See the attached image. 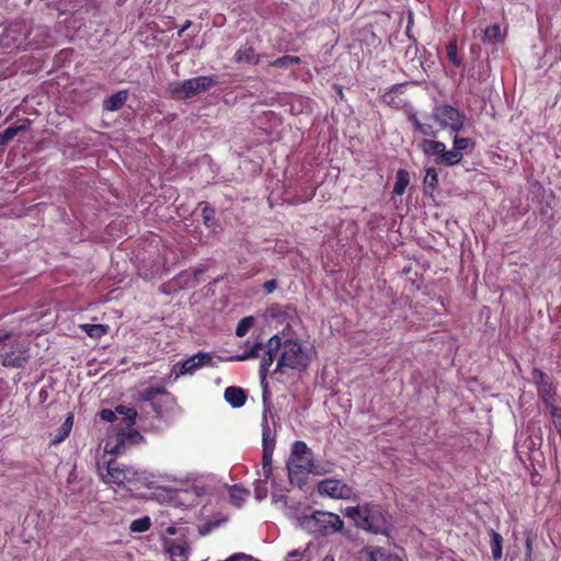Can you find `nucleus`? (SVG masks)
I'll use <instances>...</instances> for the list:
<instances>
[{
  "mask_svg": "<svg viewBox=\"0 0 561 561\" xmlns=\"http://www.w3.org/2000/svg\"><path fill=\"white\" fill-rule=\"evenodd\" d=\"M473 146L472 141L469 138H458V152L461 150H467Z\"/></svg>",
  "mask_w": 561,
  "mask_h": 561,
  "instance_id": "42",
  "label": "nucleus"
},
{
  "mask_svg": "<svg viewBox=\"0 0 561 561\" xmlns=\"http://www.w3.org/2000/svg\"><path fill=\"white\" fill-rule=\"evenodd\" d=\"M28 360V355L24 351H10L0 354V363L8 368H21Z\"/></svg>",
  "mask_w": 561,
  "mask_h": 561,
  "instance_id": "15",
  "label": "nucleus"
},
{
  "mask_svg": "<svg viewBox=\"0 0 561 561\" xmlns=\"http://www.w3.org/2000/svg\"><path fill=\"white\" fill-rule=\"evenodd\" d=\"M277 287V280L276 279H270V280H266L264 284H263V288L264 290L267 293V294H271L273 293Z\"/></svg>",
  "mask_w": 561,
  "mask_h": 561,
  "instance_id": "43",
  "label": "nucleus"
},
{
  "mask_svg": "<svg viewBox=\"0 0 561 561\" xmlns=\"http://www.w3.org/2000/svg\"><path fill=\"white\" fill-rule=\"evenodd\" d=\"M253 323H254L253 317L242 318L236 328V335L239 337L244 336L249 332V330L251 329Z\"/></svg>",
  "mask_w": 561,
  "mask_h": 561,
  "instance_id": "33",
  "label": "nucleus"
},
{
  "mask_svg": "<svg viewBox=\"0 0 561 561\" xmlns=\"http://www.w3.org/2000/svg\"><path fill=\"white\" fill-rule=\"evenodd\" d=\"M213 357L209 353L198 352L182 363H178L174 369L179 367L178 375L194 374L204 366H211Z\"/></svg>",
  "mask_w": 561,
  "mask_h": 561,
  "instance_id": "12",
  "label": "nucleus"
},
{
  "mask_svg": "<svg viewBox=\"0 0 561 561\" xmlns=\"http://www.w3.org/2000/svg\"><path fill=\"white\" fill-rule=\"evenodd\" d=\"M255 493H256V497L257 499H263V497L266 496V490L265 489H264V493L263 494L260 493V485L259 484L255 486Z\"/></svg>",
  "mask_w": 561,
  "mask_h": 561,
  "instance_id": "46",
  "label": "nucleus"
},
{
  "mask_svg": "<svg viewBox=\"0 0 561 561\" xmlns=\"http://www.w3.org/2000/svg\"><path fill=\"white\" fill-rule=\"evenodd\" d=\"M203 222L206 227L211 228L216 225L215 209L205 205L202 210Z\"/></svg>",
  "mask_w": 561,
  "mask_h": 561,
  "instance_id": "35",
  "label": "nucleus"
},
{
  "mask_svg": "<svg viewBox=\"0 0 561 561\" xmlns=\"http://www.w3.org/2000/svg\"><path fill=\"white\" fill-rule=\"evenodd\" d=\"M231 499L237 505H240L244 501L245 491L233 486L230 491Z\"/></svg>",
  "mask_w": 561,
  "mask_h": 561,
  "instance_id": "37",
  "label": "nucleus"
},
{
  "mask_svg": "<svg viewBox=\"0 0 561 561\" xmlns=\"http://www.w3.org/2000/svg\"><path fill=\"white\" fill-rule=\"evenodd\" d=\"M447 58L453 65H456V37L447 45Z\"/></svg>",
  "mask_w": 561,
  "mask_h": 561,
  "instance_id": "38",
  "label": "nucleus"
},
{
  "mask_svg": "<svg viewBox=\"0 0 561 561\" xmlns=\"http://www.w3.org/2000/svg\"><path fill=\"white\" fill-rule=\"evenodd\" d=\"M260 58V55L251 45L241 46L234 54V61L238 64L257 65Z\"/></svg>",
  "mask_w": 561,
  "mask_h": 561,
  "instance_id": "16",
  "label": "nucleus"
},
{
  "mask_svg": "<svg viewBox=\"0 0 561 561\" xmlns=\"http://www.w3.org/2000/svg\"><path fill=\"white\" fill-rule=\"evenodd\" d=\"M268 415L272 416V412H271V409L267 407L263 411L262 422H261V427H262V447H263V453H262V471H263V474H264V480L262 481L263 484H265L266 481L272 476V456H273V453H274V449H275V444H276L275 433H274V431L272 430V427L270 426V423H268Z\"/></svg>",
  "mask_w": 561,
  "mask_h": 561,
  "instance_id": "8",
  "label": "nucleus"
},
{
  "mask_svg": "<svg viewBox=\"0 0 561 561\" xmlns=\"http://www.w3.org/2000/svg\"><path fill=\"white\" fill-rule=\"evenodd\" d=\"M343 514L364 530L377 535H385L388 531V518L378 504L366 503L358 506H348L343 511Z\"/></svg>",
  "mask_w": 561,
  "mask_h": 561,
  "instance_id": "2",
  "label": "nucleus"
},
{
  "mask_svg": "<svg viewBox=\"0 0 561 561\" xmlns=\"http://www.w3.org/2000/svg\"><path fill=\"white\" fill-rule=\"evenodd\" d=\"M224 397L232 408H241L247 401V392L244 389L234 386L227 387Z\"/></svg>",
  "mask_w": 561,
  "mask_h": 561,
  "instance_id": "17",
  "label": "nucleus"
},
{
  "mask_svg": "<svg viewBox=\"0 0 561 561\" xmlns=\"http://www.w3.org/2000/svg\"><path fill=\"white\" fill-rule=\"evenodd\" d=\"M489 536L492 558L494 561H500L502 559L503 537L494 529L489 530Z\"/></svg>",
  "mask_w": 561,
  "mask_h": 561,
  "instance_id": "20",
  "label": "nucleus"
},
{
  "mask_svg": "<svg viewBox=\"0 0 561 561\" xmlns=\"http://www.w3.org/2000/svg\"><path fill=\"white\" fill-rule=\"evenodd\" d=\"M80 328L83 332H85L90 337L100 339L105 335L108 331V327L105 324H81Z\"/></svg>",
  "mask_w": 561,
  "mask_h": 561,
  "instance_id": "27",
  "label": "nucleus"
},
{
  "mask_svg": "<svg viewBox=\"0 0 561 561\" xmlns=\"http://www.w3.org/2000/svg\"><path fill=\"white\" fill-rule=\"evenodd\" d=\"M280 347L282 337L278 334L270 337L266 344V350L260 363V379L263 387H266V378L270 373V368L278 355Z\"/></svg>",
  "mask_w": 561,
  "mask_h": 561,
  "instance_id": "10",
  "label": "nucleus"
},
{
  "mask_svg": "<svg viewBox=\"0 0 561 561\" xmlns=\"http://www.w3.org/2000/svg\"><path fill=\"white\" fill-rule=\"evenodd\" d=\"M24 126H10L0 134V146L7 145L12 140L21 130H24Z\"/></svg>",
  "mask_w": 561,
  "mask_h": 561,
  "instance_id": "32",
  "label": "nucleus"
},
{
  "mask_svg": "<svg viewBox=\"0 0 561 561\" xmlns=\"http://www.w3.org/2000/svg\"><path fill=\"white\" fill-rule=\"evenodd\" d=\"M10 337V333L0 330V342H3Z\"/></svg>",
  "mask_w": 561,
  "mask_h": 561,
  "instance_id": "47",
  "label": "nucleus"
},
{
  "mask_svg": "<svg viewBox=\"0 0 561 561\" xmlns=\"http://www.w3.org/2000/svg\"><path fill=\"white\" fill-rule=\"evenodd\" d=\"M192 25V21L187 20L185 21V23L182 25V27L179 30L178 32V35L181 37L183 35V33Z\"/></svg>",
  "mask_w": 561,
  "mask_h": 561,
  "instance_id": "45",
  "label": "nucleus"
},
{
  "mask_svg": "<svg viewBox=\"0 0 561 561\" xmlns=\"http://www.w3.org/2000/svg\"><path fill=\"white\" fill-rule=\"evenodd\" d=\"M72 425H73V414L68 413L66 420L64 421L61 426L58 428V433L51 439V444H59V443L64 442L69 436Z\"/></svg>",
  "mask_w": 561,
  "mask_h": 561,
  "instance_id": "22",
  "label": "nucleus"
},
{
  "mask_svg": "<svg viewBox=\"0 0 561 561\" xmlns=\"http://www.w3.org/2000/svg\"><path fill=\"white\" fill-rule=\"evenodd\" d=\"M286 467L291 482L295 477L312 471V453L305 442L296 440L293 444Z\"/></svg>",
  "mask_w": 561,
  "mask_h": 561,
  "instance_id": "7",
  "label": "nucleus"
},
{
  "mask_svg": "<svg viewBox=\"0 0 561 561\" xmlns=\"http://www.w3.org/2000/svg\"><path fill=\"white\" fill-rule=\"evenodd\" d=\"M100 417L105 422H114L117 419L116 410L113 411L111 409H102L100 411Z\"/></svg>",
  "mask_w": 561,
  "mask_h": 561,
  "instance_id": "39",
  "label": "nucleus"
},
{
  "mask_svg": "<svg viewBox=\"0 0 561 561\" xmlns=\"http://www.w3.org/2000/svg\"><path fill=\"white\" fill-rule=\"evenodd\" d=\"M167 551L171 557L186 558L187 547L183 543L172 542L167 547Z\"/></svg>",
  "mask_w": 561,
  "mask_h": 561,
  "instance_id": "34",
  "label": "nucleus"
},
{
  "mask_svg": "<svg viewBox=\"0 0 561 561\" xmlns=\"http://www.w3.org/2000/svg\"><path fill=\"white\" fill-rule=\"evenodd\" d=\"M202 271H196L194 274H195V277H197L198 274H201Z\"/></svg>",
  "mask_w": 561,
  "mask_h": 561,
  "instance_id": "49",
  "label": "nucleus"
},
{
  "mask_svg": "<svg viewBox=\"0 0 561 561\" xmlns=\"http://www.w3.org/2000/svg\"><path fill=\"white\" fill-rule=\"evenodd\" d=\"M410 183V174L404 169H399L396 174V182L393 185V194L401 196L405 192Z\"/></svg>",
  "mask_w": 561,
  "mask_h": 561,
  "instance_id": "21",
  "label": "nucleus"
},
{
  "mask_svg": "<svg viewBox=\"0 0 561 561\" xmlns=\"http://www.w3.org/2000/svg\"><path fill=\"white\" fill-rule=\"evenodd\" d=\"M525 561H531V540L527 538L526 540V557Z\"/></svg>",
  "mask_w": 561,
  "mask_h": 561,
  "instance_id": "44",
  "label": "nucleus"
},
{
  "mask_svg": "<svg viewBox=\"0 0 561 561\" xmlns=\"http://www.w3.org/2000/svg\"><path fill=\"white\" fill-rule=\"evenodd\" d=\"M416 84V81H405L385 89H379V101L392 110L403 112L407 115L408 122L411 123L413 127H417L428 134L431 133L430 128H427L428 126L425 127L419 124V116L408 96L409 89Z\"/></svg>",
  "mask_w": 561,
  "mask_h": 561,
  "instance_id": "1",
  "label": "nucleus"
},
{
  "mask_svg": "<svg viewBox=\"0 0 561 561\" xmlns=\"http://www.w3.org/2000/svg\"><path fill=\"white\" fill-rule=\"evenodd\" d=\"M262 350H263V344L261 342H256L252 345V347L249 351H245L241 355L233 356L230 359L237 360V362H243V360H248L250 358H256L260 356V352Z\"/></svg>",
  "mask_w": 561,
  "mask_h": 561,
  "instance_id": "29",
  "label": "nucleus"
},
{
  "mask_svg": "<svg viewBox=\"0 0 561 561\" xmlns=\"http://www.w3.org/2000/svg\"><path fill=\"white\" fill-rule=\"evenodd\" d=\"M316 195V187L312 184L305 185L300 192L293 197V204L306 203Z\"/></svg>",
  "mask_w": 561,
  "mask_h": 561,
  "instance_id": "28",
  "label": "nucleus"
},
{
  "mask_svg": "<svg viewBox=\"0 0 561 561\" xmlns=\"http://www.w3.org/2000/svg\"><path fill=\"white\" fill-rule=\"evenodd\" d=\"M127 99H128V92L126 90H121V91L112 94L111 96H108L104 101L103 107H104V110L111 111V112L118 111L125 105Z\"/></svg>",
  "mask_w": 561,
  "mask_h": 561,
  "instance_id": "19",
  "label": "nucleus"
},
{
  "mask_svg": "<svg viewBox=\"0 0 561 561\" xmlns=\"http://www.w3.org/2000/svg\"><path fill=\"white\" fill-rule=\"evenodd\" d=\"M420 149L424 152V154L428 157H436L437 163H443L446 165L456 164V135L453 139V149L446 150V146L442 141L433 140V139H423L419 144Z\"/></svg>",
  "mask_w": 561,
  "mask_h": 561,
  "instance_id": "9",
  "label": "nucleus"
},
{
  "mask_svg": "<svg viewBox=\"0 0 561 561\" xmlns=\"http://www.w3.org/2000/svg\"><path fill=\"white\" fill-rule=\"evenodd\" d=\"M301 62L300 57L284 55L268 62V67L275 68H288L294 65H299Z\"/></svg>",
  "mask_w": 561,
  "mask_h": 561,
  "instance_id": "26",
  "label": "nucleus"
},
{
  "mask_svg": "<svg viewBox=\"0 0 561 561\" xmlns=\"http://www.w3.org/2000/svg\"><path fill=\"white\" fill-rule=\"evenodd\" d=\"M158 396H163L170 401H173V396L164 387H148L139 393V399L144 402H149L156 416H162V408L156 401Z\"/></svg>",
  "mask_w": 561,
  "mask_h": 561,
  "instance_id": "14",
  "label": "nucleus"
},
{
  "mask_svg": "<svg viewBox=\"0 0 561 561\" xmlns=\"http://www.w3.org/2000/svg\"><path fill=\"white\" fill-rule=\"evenodd\" d=\"M504 39L505 35L502 33L501 26L499 24L486 27L482 38L484 44L491 46L503 44Z\"/></svg>",
  "mask_w": 561,
  "mask_h": 561,
  "instance_id": "18",
  "label": "nucleus"
},
{
  "mask_svg": "<svg viewBox=\"0 0 561 561\" xmlns=\"http://www.w3.org/2000/svg\"><path fill=\"white\" fill-rule=\"evenodd\" d=\"M318 492L332 499H350L353 495V489L339 479L322 480L318 484Z\"/></svg>",
  "mask_w": 561,
  "mask_h": 561,
  "instance_id": "11",
  "label": "nucleus"
},
{
  "mask_svg": "<svg viewBox=\"0 0 561 561\" xmlns=\"http://www.w3.org/2000/svg\"><path fill=\"white\" fill-rule=\"evenodd\" d=\"M369 561H401L382 547H374L369 551Z\"/></svg>",
  "mask_w": 561,
  "mask_h": 561,
  "instance_id": "24",
  "label": "nucleus"
},
{
  "mask_svg": "<svg viewBox=\"0 0 561 561\" xmlns=\"http://www.w3.org/2000/svg\"><path fill=\"white\" fill-rule=\"evenodd\" d=\"M456 108L451 105H437L433 112L428 115L423 116V119L419 118V124L422 126H428V134L422 131L420 128L414 127V130L428 137L435 138L440 130H444L448 126L456 130Z\"/></svg>",
  "mask_w": 561,
  "mask_h": 561,
  "instance_id": "4",
  "label": "nucleus"
},
{
  "mask_svg": "<svg viewBox=\"0 0 561 561\" xmlns=\"http://www.w3.org/2000/svg\"><path fill=\"white\" fill-rule=\"evenodd\" d=\"M438 185V174L435 170V168H427L426 174L424 178V186L425 190L434 191Z\"/></svg>",
  "mask_w": 561,
  "mask_h": 561,
  "instance_id": "31",
  "label": "nucleus"
},
{
  "mask_svg": "<svg viewBox=\"0 0 561 561\" xmlns=\"http://www.w3.org/2000/svg\"><path fill=\"white\" fill-rule=\"evenodd\" d=\"M538 394L543 400L547 408L550 407V404H554L556 389L549 381L542 382L541 386H539Z\"/></svg>",
  "mask_w": 561,
  "mask_h": 561,
  "instance_id": "25",
  "label": "nucleus"
},
{
  "mask_svg": "<svg viewBox=\"0 0 561 561\" xmlns=\"http://www.w3.org/2000/svg\"><path fill=\"white\" fill-rule=\"evenodd\" d=\"M151 527V519L149 516H144L130 523L129 529L133 533H145Z\"/></svg>",
  "mask_w": 561,
  "mask_h": 561,
  "instance_id": "30",
  "label": "nucleus"
},
{
  "mask_svg": "<svg viewBox=\"0 0 561 561\" xmlns=\"http://www.w3.org/2000/svg\"><path fill=\"white\" fill-rule=\"evenodd\" d=\"M547 409L549 410V413L553 420L554 427L557 428L558 433L561 434V409L554 404H550V407Z\"/></svg>",
  "mask_w": 561,
  "mask_h": 561,
  "instance_id": "36",
  "label": "nucleus"
},
{
  "mask_svg": "<svg viewBox=\"0 0 561 561\" xmlns=\"http://www.w3.org/2000/svg\"><path fill=\"white\" fill-rule=\"evenodd\" d=\"M106 471L108 479L104 481L117 484L118 486L133 481L135 477V472L130 468L121 466L115 459L108 460Z\"/></svg>",
  "mask_w": 561,
  "mask_h": 561,
  "instance_id": "13",
  "label": "nucleus"
},
{
  "mask_svg": "<svg viewBox=\"0 0 561 561\" xmlns=\"http://www.w3.org/2000/svg\"><path fill=\"white\" fill-rule=\"evenodd\" d=\"M298 523L304 530L320 536L340 533L344 528V523L337 514L322 511L302 515L298 518Z\"/></svg>",
  "mask_w": 561,
  "mask_h": 561,
  "instance_id": "3",
  "label": "nucleus"
},
{
  "mask_svg": "<svg viewBox=\"0 0 561 561\" xmlns=\"http://www.w3.org/2000/svg\"><path fill=\"white\" fill-rule=\"evenodd\" d=\"M533 378L538 386H541L542 382H548L546 380V375L539 369H534Z\"/></svg>",
  "mask_w": 561,
  "mask_h": 561,
  "instance_id": "41",
  "label": "nucleus"
},
{
  "mask_svg": "<svg viewBox=\"0 0 561 561\" xmlns=\"http://www.w3.org/2000/svg\"><path fill=\"white\" fill-rule=\"evenodd\" d=\"M116 414L122 416L123 422L127 428H130L136 422L137 411L135 408L119 404L116 407Z\"/></svg>",
  "mask_w": 561,
  "mask_h": 561,
  "instance_id": "23",
  "label": "nucleus"
},
{
  "mask_svg": "<svg viewBox=\"0 0 561 561\" xmlns=\"http://www.w3.org/2000/svg\"><path fill=\"white\" fill-rule=\"evenodd\" d=\"M253 560H254L253 557H251L250 554L237 552V553L231 554L227 559L219 560V561H253Z\"/></svg>",
  "mask_w": 561,
  "mask_h": 561,
  "instance_id": "40",
  "label": "nucleus"
},
{
  "mask_svg": "<svg viewBox=\"0 0 561 561\" xmlns=\"http://www.w3.org/2000/svg\"><path fill=\"white\" fill-rule=\"evenodd\" d=\"M282 347L283 351L277 360L274 374L282 373L284 367L300 371L307 369L310 363V357L306 347L294 340H286L284 343L282 342Z\"/></svg>",
  "mask_w": 561,
  "mask_h": 561,
  "instance_id": "5",
  "label": "nucleus"
},
{
  "mask_svg": "<svg viewBox=\"0 0 561 561\" xmlns=\"http://www.w3.org/2000/svg\"><path fill=\"white\" fill-rule=\"evenodd\" d=\"M403 273H404V274H408V273H409V268H404V270H403Z\"/></svg>",
  "mask_w": 561,
  "mask_h": 561,
  "instance_id": "50",
  "label": "nucleus"
},
{
  "mask_svg": "<svg viewBox=\"0 0 561 561\" xmlns=\"http://www.w3.org/2000/svg\"><path fill=\"white\" fill-rule=\"evenodd\" d=\"M322 561H335L334 557L331 554H327Z\"/></svg>",
  "mask_w": 561,
  "mask_h": 561,
  "instance_id": "48",
  "label": "nucleus"
},
{
  "mask_svg": "<svg viewBox=\"0 0 561 561\" xmlns=\"http://www.w3.org/2000/svg\"><path fill=\"white\" fill-rule=\"evenodd\" d=\"M217 83L215 76H199L170 84V93L173 99L187 100L210 90Z\"/></svg>",
  "mask_w": 561,
  "mask_h": 561,
  "instance_id": "6",
  "label": "nucleus"
}]
</instances>
